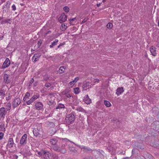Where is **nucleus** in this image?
<instances>
[{"instance_id": "nucleus-15", "label": "nucleus", "mask_w": 159, "mask_h": 159, "mask_svg": "<svg viewBox=\"0 0 159 159\" xmlns=\"http://www.w3.org/2000/svg\"><path fill=\"white\" fill-rule=\"evenodd\" d=\"M33 133L34 136L38 137H40L41 134L39 132V131L36 129H34L33 130Z\"/></svg>"}, {"instance_id": "nucleus-55", "label": "nucleus", "mask_w": 159, "mask_h": 159, "mask_svg": "<svg viewBox=\"0 0 159 159\" xmlns=\"http://www.w3.org/2000/svg\"><path fill=\"white\" fill-rule=\"evenodd\" d=\"M51 32V31H48L47 32V33H46V34H48L49 33Z\"/></svg>"}, {"instance_id": "nucleus-29", "label": "nucleus", "mask_w": 159, "mask_h": 159, "mask_svg": "<svg viewBox=\"0 0 159 159\" xmlns=\"http://www.w3.org/2000/svg\"><path fill=\"white\" fill-rule=\"evenodd\" d=\"M30 93L28 92H27L24 96L23 99H26L29 98V97L30 96Z\"/></svg>"}, {"instance_id": "nucleus-32", "label": "nucleus", "mask_w": 159, "mask_h": 159, "mask_svg": "<svg viewBox=\"0 0 159 159\" xmlns=\"http://www.w3.org/2000/svg\"><path fill=\"white\" fill-rule=\"evenodd\" d=\"M48 104L49 105H51L53 104L54 102V100H49L48 102Z\"/></svg>"}, {"instance_id": "nucleus-11", "label": "nucleus", "mask_w": 159, "mask_h": 159, "mask_svg": "<svg viewBox=\"0 0 159 159\" xmlns=\"http://www.w3.org/2000/svg\"><path fill=\"white\" fill-rule=\"evenodd\" d=\"M67 19V16L64 13L62 14L60 16L59 20L60 21L62 22H65Z\"/></svg>"}, {"instance_id": "nucleus-43", "label": "nucleus", "mask_w": 159, "mask_h": 159, "mask_svg": "<svg viewBox=\"0 0 159 159\" xmlns=\"http://www.w3.org/2000/svg\"><path fill=\"white\" fill-rule=\"evenodd\" d=\"M79 78L78 77H77L75 78L74 80H73L75 83H76L79 80Z\"/></svg>"}, {"instance_id": "nucleus-27", "label": "nucleus", "mask_w": 159, "mask_h": 159, "mask_svg": "<svg viewBox=\"0 0 159 159\" xmlns=\"http://www.w3.org/2000/svg\"><path fill=\"white\" fill-rule=\"evenodd\" d=\"M56 95V94L54 93L51 94H50V95L49 96V97L50 98H52L54 99L55 98H56V97H55V96Z\"/></svg>"}, {"instance_id": "nucleus-37", "label": "nucleus", "mask_w": 159, "mask_h": 159, "mask_svg": "<svg viewBox=\"0 0 159 159\" xmlns=\"http://www.w3.org/2000/svg\"><path fill=\"white\" fill-rule=\"evenodd\" d=\"M85 103L89 104L91 102V100H84Z\"/></svg>"}, {"instance_id": "nucleus-12", "label": "nucleus", "mask_w": 159, "mask_h": 159, "mask_svg": "<svg viewBox=\"0 0 159 159\" xmlns=\"http://www.w3.org/2000/svg\"><path fill=\"white\" fill-rule=\"evenodd\" d=\"M36 108L38 110H41L43 107V105L42 103L40 102H37L35 104Z\"/></svg>"}, {"instance_id": "nucleus-46", "label": "nucleus", "mask_w": 159, "mask_h": 159, "mask_svg": "<svg viewBox=\"0 0 159 159\" xmlns=\"http://www.w3.org/2000/svg\"><path fill=\"white\" fill-rule=\"evenodd\" d=\"M10 2H6V6L7 7H9L10 5Z\"/></svg>"}, {"instance_id": "nucleus-34", "label": "nucleus", "mask_w": 159, "mask_h": 159, "mask_svg": "<svg viewBox=\"0 0 159 159\" xmlns=\"http://www.w3.org/2000/svg\"><path fill=\"white\" fill-rule=\"evenodd\" d=\"M64 97H65L66 98H70V99H71V98H72L71 95L68 93L66 94Z\"/></svg>"}, {"instance_id": "nucleus-4", "label": "nucleus", "mask_w": 159, "mask_h": 159, "mask_svg": "<svg viewBox=\"0 0 159 159\" xmlns=\"http://www.w3.org/2000/svg\"><path fill=\"white\" fill-rule=\"evenodd\" d=\"M15 144L13 139L12 138H10L9 139L7 147L9 148H11L13 147L14 145Z\"/></svg>"}, {"instance_id": "nucleus-48", "label": "nucleus", "mask_w": 159, "mask_h": 159, "mask_svg": "<svg viewBox=\"0 0 159 159\" xmlns=\"http://www.w3.org/2000/svg\"><path fill=\"white\" fill-rule=\"evenodd\" d=\"M13 159H17L18 156L16 155H14L13 156Z\"/></svg>"}, {"instance_id": "nucleus-14", "label": "nucleus", "mask_w": 159, "mask_h": 159, "mask_svg": "<svg viewBox=\"0 0 159 159\" xmlns=\"http://www.w3.org/2000/svg\"><path fill=\"white\" fill-rule=\"evenodd\" d=\"M21 100H14L13 102V107H16L21 103Z\"/></svg>"}, {"instance_id": "nucleus-10", "label": "nucleus", "mask_w": 159, "mask_h": 159, "mask_svg": "<svg viewBox=\"0 0 159 159\" xmlns=\"http://www.w3.org/2000/svg\"><path fill=\"white\" fill-rule=\"evenodd\" d=\"M58 141V138H57L51 139L49 140L50 143L54 146H56V145Z\"/></svg>"}, {"instance_id": "nucleus-52", "label": "nucleus", "mask_w": 159, "mask_h": 159, "mask_svg": "<svg viewBox=\"0 0 159 159\" xmlns=\"http://www.w3.org/2000/svg\"><path fill=\"white\" fill-rule=\"evenodd\" d=\"M65 42H63V43H60V44H59V45H60V46H62L64 45L65 44Z\"/></svg>"}, {"instance_id": "nucleus-13", "label": "nucleus", "mask_w": 159, "mask_h": 159, "mask_svg": "<svg viewBox=\"0 0 159 159\" xmlns=\"http://www.w3.org/2000/svg\"><path fill=\"white\" fill-rule=\"evenodd\" d=\"M116 91V94L118 96L122 93L124 91V90L123 87H120L118 88Z\"/></svg>"}, {"instance_id": "nucleus-41", "label": "nucleus", "mask_w": 159, "mask_h": 159, "mask_svg": "<svg viewBox=\"0 0 159 159\" xmlns=\"http://www.w3.org/2000/svg\"><path fill=\"white\" fill-rule=\"evenodd\" d=\"M75 19V18H74L72 19H70L69 20V21H70V24H71L72 25H74V24L72 23V21H74Z\"/></svg>"}, {"instance_id": "nucleus-58", "label": "nucleus", "mask_w": 159, "mask_h": 159, "mask_svg": "<svg viewBox=\"0 0 159 159\" xmlns=\"http://www.w3.org/2000/svg\"><path fill=\"white\" fill-rule=\"evenodd\" d=\"M61 46H60V45H58V46H57V48H59Z\"/></svg>"}, {"instance_id": "nucleus-49", "label": "nucleus", "mask_w": 159, "mask_h": 159, "mask_svg": "<svg viewBox=\"0 0 159 159\" xmlns=\"http://www.w3.org/2000/svg\"><path fill=\"white\" fill-rule=\"evenodd\" d=\"M49 125L51 126H54V124L52 122H50L49 123Z\"/></svg>"}, {"instance_id": "nucleus-57", "label": "nucleus", "mask_w": 159, "mask_h": 159, "mask_svg": "<svg viewBox=\"0 0 159 159\" xmlns=\"http://www.w3.org/2000/svg\"><path fill=\"white\" fill-rule=\"evenodd\" d=\"M158 26L159 27V19L158 20Z\"/></svg>"}, {"instance_id": "nucleus-45", "label": "nucleus", "mask_w": 159, "mask_h": 159, "mask_svg": "<svg viewBox=\"0 0 159 159\" xmlns=\"http://www.w3.org/2000/svg\"><path fill=\"white\" fill-rule=\"evenodd\" d=\"M75 83L73 81H72L69 83V84L70 86H72L74 85L75 84Z\"/></svg>"}, {"instance_id": "nucleus-7", "label": "nucleus", "mask_w": 159, "mask_h": 159, "mask_svg": "<svg viewBox=\"0 0 159 159\" xmlns=\"http://www.w3.org/2000/svg\"><path fill=\"white\" fill-rule=\"evenodd\" d=\"M10 65V61L9 59L8 58H7L4 62L3 63L2 68H5L8 67Z\"/></svg>"}, {"instance_id": "nucleus-50", "label": "nucleus", "mask_w": 159, "mask_h": 159, "mask_svg": "<svg viewBox=\"0 0 159 159\" xmlns=\"http://www.w3.org/2000/svg\"><path fill=\"white\" fill-rule=\"evenodd\" d=\"M50 85H51L50 83H47L45 84V86L47 87H49Z\"/></svg>"}, {"instance_id": "nucleus-56", "label": "nucleus", "mask_w": 159, "mask_h": 159, "mask_svg": "<svg viewBox=\"0 0 159 159\" xmlns=\"http://www.w3.org/2000/svg\"><path fill=\"white\" fill-rule=\"evenodd\" d=\"M123 159H129V157H125Z\"/></svg>"}, {"instance_id": "nucleus-28", "label": "nucleus", "mask_w": 159, "mask_h": 159, "mask_svg": "<svg viewBox=\"0 0 159 159\" xmlns=\"http://www.w3.org/2000/svg\"><path fill=\"white\" fill-rule=\"evenodd\" d=\"M90 83L89 82H86L84 84L83 88H84L87 87H89L90 85Z\"/></svg>"}, {"instance_id": "nucleus-9", "label": "nucleus", "mask_w": 159, "mask_h": 159, "mask_svg": "<svg viewBox=\"0 0 159 159\" xmlns=\"http://www.w3.org/2000/svg\"><path fill=\"white\" fill-rule=\"evenodd\" d=\"M150 51L152 55L156 56L157 55L156 48L153 46H151L150 49Z\"/></svg>"}, {"instance_id": "nucleus-51", "label": "nucleus", "mask_w": 159, "mask_h": 159, "mask_svg": "<svg viewBox=\"0 0 159 159\" xmlns=\"http://www.w3.org/2000/svg\"><path fill=\"white\" fill-rule=\"evenodd\" d=\"M53 159H58V157L56 155L53 156Z\"/></svg>"}, {"instance_id": "nucleus-54", "label": "nucleus", "mask_w": 159, "mask_h": 159, "mask_svg": "<svg viewBox=\"0 0 159 159\" xmlns=\"http://www.w3.org/2000/svg\"><path fill=\"white\" fill-rule=\"evenodd\" d=\"M100 4H101L100 3H99V4H97V6L98 7H99L100 6Z\"/></svg>"}, {"instance_id": "nucleus-31", "label": "nucleus", "mask_w": 159, "mask_h": 159, "mask_svg": "<svg viewBox=\"0 0 159 159\" xmlns=\"http://www.w3.org/2000/svg\"><path fill=\"white\" fill-rule=\"evenodd\" d=\"M39 95L36 94V95L33 96L30 99H36L39 98Z\"/></svg>"}, {"instance_id": "nucleus-61", "label": "nucleus", "mask_w": 159, "mask_h": 159, "mask_svg": "<svg viewBox=\"0 0 159 159\" xmlns=\"http://www.w3.org/2000/svg\"><path fill=\"white\" fill-rule=\"evenodd\" d=\"M86 96L87 97H88V95H86Z\"/></svg>"}, {"instance_id": "nucleus-22", "label": "nucleus", "mask_w": 159, "mask_h": 159, "mask_svg": "<svg viewBox=\"0 0 159 159\" xmlns=\"http://www.w3.org/2000/svg\"><path fill=\"white\" fill-rule=\"evenodd\" d=\"M76 110L85 113H87V112H86V111L81 107H77L76 109Z\"/></svg>"}, {"instance_id": "nucleus-16", "label": "nucleus", "mask_w": 159, "mask_h": 159, "mask_svg": "<svg viewBox=\"0 0 159 159\" xmlns=\"http://www.w3.org/2000/svg\"><path fill=\"white\" fill-rule=\"evenodd\" d=\"M41 55L40 54H35L32 57V60L34 62L37 61L38 58L40 57Z\"/></svg>"}, {"instance_id": "nucleus-60", "label": "nucleus", "mask_w": 159, "mask_h": 159, "mask_svg": "<svg viewBox=\"0 0 159 159\" xmlns=\"http://www.w3.org/2000/svg\"><path fill=\"white\" fill-rule=\"evenodd\" d=\"M2 18L0 17V20H1L2 19Z\"/></svg>"}, {"instance_id": "nucleus-33", "label": "nucleus", "mask_w": 159, "mask_h": 159, "mask_svg": "<svg viewBox=\"0 0 159 159\" xmlns=\"http://www.w3.org/2000/svg\"><path fill=\"white\" fill-rule=\"evenodd\" d=\"M63 10L66 12H68L70 10L69 8L67 6L63 8Z\"/></svg>"}, {"instance_id": "nucleus-38", "label": "nucleus", "mask_w": 159, "mask_h": 159, "mask_svg": "<svg viewBox=\"0 0 159 159\" xmlns=\"http://www.w3.org/2000/svg\"><path fill=\"white\" fill-rule=\"evenodd\" d=\"M10 21V19L5 20H3L2 21L1 23L3 24V23H7L8 22Z\"/></svg>"}, {"instance_id": "nucleus-2", "label": "nucleus", "mask_w": 159, "mask_h": 159, "mask_svg": "<svg viewBox=\"0 0 159 159\" xmlns=\"http://www.w3.org/2000/svg\"><path fill=\"white\" fill-rule=\"evenodd\" d=\"M27 134H25L21 137L20 141V144L21 146H24L27 143Z\"/></svg>"}, {"instance_id": "nucleus-62", "label": "nucleus", "mask_w": 159, "mask_h": 159, "mask_svg": "<svg viewBox=\"0 0 159 159\" xmlns=\"http://www.w3.org/2000/svg\"><path fill=\"white\" fill-rule=\"evenodd\" d=\"M5 8V6L3 7V8Z\"/></svg>"}, {"instance_id": "nucleus-36", "label": "nucleus", "mask_w": 159, "mask_h": 159, "mask_svg": "<svg viewBox=\"0 0 159 159\" xmlns=\"http://www.w3.org/2000/svg\"><path fill=\"white\" fill-rule=\"evenodd\" d=\"M34 100H29L28 101H26V102L27 103V104L28 105H30L32 103Z\"/></svg>"}, {"instance_id": "nucleus-1", "label": "nucleus", "mask_w": 159, "mask_h": 159, "mask_svg": "<svg viewBox=\"0 0 159 159\" xmlns=\"http://www.w3.org/2000/svg\"><path fill=\"white\" fill-rule=\"evenodd\" d=\"M75 120V115L72 114L68 115L65 118L66 122L68 125L72 124Z\"/></svg>"}, {"instance_id": "nucleus-30", "label": "nucleus", "mask_w": 159, "mask_h": 159, "mask_svg": "<svg viewBox=\"0 0 159 159\" xmlns=\"http://www.w3.org/2000/svg\"><path fill=\"white\" fill-rule=\"evenodd\" d=\"M107 28L111 29L112 27V24L111 23H108L107 25Z\"/></svg>"}, {"instance_id": "nucleus-35", "label": "nucleus", "mask_w": 159, "mask_h": 159, "mask_svg": "<svg viewBox=\"0 0 159 159\" xmlns=\"http://www.w3.org/2000/svg\"><path fill=\"white\" fill-rule=\"evenodd\" d=\"M37 154L39 156H42L43 157V151L41 152H38Z\"/></svg>"}, {"instance_id": "nucleus-53", "label": "nucleus", "mask_w": 159, "mask_h": 159, "mask_svg": "<svg viewBox=\"0 0 159 159\" xmlns=\"http://www.w3.org/2000/svg\"><path fill=\"white\" fill-rule=\"evenodd\" d=\"M87 21V20H85V19H84L82 21V23H85Z\"/></svg>"}, {"instance_id": "nucleus-26", "label": "nucleus", "mask_w": 159, "mask_h": 159, "mask_svg": "<svg viewBox=\"0 0 159 159\" xmlns=\"http://www.w3.org/2000/svg\"><path fill=\"white\" fill-rule=\"evenodd\" d=\"M80 92L79 88L78 87L74 89V92L76 94H78Z\"/></svg>"}, {"instance_id": "nucleus-59", "label": "nucleus", "mask_w": 159, "mask_h": 159, "mask_svg": "<svg viewBox=\"0 0 159 159\" xmlns=\"http://www.w3.org/2000/svg\"><path fill=\"white\" fill-rule=\"evenodd\" d=\"M105 1H106V0H102V2H105Z\"/></svg>"}, {"instance_id": "nucleus-6", "label": "nucleus", "mask_w": 159, "mask_h": 159, "mask_svg": "<svg viewBox=\"0 0 159 159\" xmlns=\"http://www.w3.org/2000/svg\"><path fill=\"white\" fill-rule=\"evenodd\" d=\"M7 88V87L6 85H3V87L0 89V96L2 98V97L5 96L6 94V91L4 90V88Z\"/></svg>"}, {"instance_id": "nucleus-18", "label": "nucleus", "mask_w": 159, "mask_h": 159, "mask_svg": "<svg viewBox=\"0 0 159 159\" xmlns=\"http://www.w3.org/2000/svg\"><path fill=\"white\" fill-rule=\"evenodd\" d=\"M8 75L7 74H5L4 75V78L5 82L7 84H8L10 83V81L8 79Z\"/></svg>"}, {"instance_id": "nucleus-63", "label": "nucleus", "mask_w": 159, "mask_h": 159, "mask_svg": "<svg viewBox=\"0 0 159 159\" xmlns=\"http://www.w3.org/2000/svg\"><path fill=\"white\" fill-rule=\"evenodd\" d=\"M21 6H22V4H20Z\"/></svg>"}, {"instance_id": "nucleus-25", "label": "nucleus", "mask_w": 159, "mask_h": 159, "mask_svg": "<svg viewBox=\"0 0 159 159\" xmlns=\"http://www.w3.org/2000/svg\"><path fill=\"white\" fill-rule=\"evenodd\" d=\"M65 107L64 105L59 103L57 106L56 107V109L64 108Z\"/></svg>"}, {"instance_id": "nucleus-17", "label": "nucleus", "mask_w": 159, "mask_h": 159, "mask_svg": "<svg viewBox=\"0 0 159 159\" xmlns=\"http://www.w3.org/2000/svg\"><path fill=\"white\" fill-rule=\"evenodd\" d=\"M81 148L82 149H83L84 150L85 152L87 151L90 152L92 151V150L89 147L85 146H82L81 147Z\"/></svg>"}, {"instance_id": "nucleus-24", "label": "nucleus", "mask_w": 159, "mask_h": 159, "mask_svg": "<svg viewBox=\"0 0 159 159\" xmlns=\"http://www.w3.org/2000/svg\"><path fill=\"white\" fill-rule=\"evenodd\" d=\"M104 103L107 107H110L111 106V104L110 102L107 100H104Z\"/></svg>"}, {"instance_id": "nucleus-5", "label": "nucleus", "mask_w": 159, "mask_h": 159, "mask_svg": "<svg viewBox=\"0 0 159 159\" xmlns=\"http://www.w3.org/2000/svg\"><path fill=\"white\" fill-rule=\"evenodd\" d=\"M5 109L4 107H2L0 109V119H3L6 114Z\"/></svg>"}, {"instance_id": "nucleus-39", "label": "nucleus", "mask_w": 159, "mask_h": 159, "mask_svg": "<svg viewBox=\"0 0 159 159\" xmlns=\"http://www.w3.org/2000/svg\"><path fill=\"white\" fill-rule=\"evenodd\" d=\"M7 110H10V108H11V104L10 102H8L7 104Z\"/></svg>"}, {"instance_id": "nucleus-44", "label": "nucleus", "mask_w": 159, "mask_h": 159, "mask_svg": "<svg viewBox=\"0 0 159 159\" xmlns=\"http://www.w3.org/2000/svg\"><path fill=\"white\" fill-rule=\"evenodd\" d=\"M12 10L13 11H15L16 9V6L14 4L12 6Z\"/></svg>"}, {"instance_id": "nucleus-21", "label": "nucleus", "mask_w": 159, "mask_h": 159, "mask_svg": "<svg viewBox=\"0 0 159 159\" xmlns=\"http://www.w3.org/2000/svg\"><path fill=\"white\" fill-rule=\"evenodd\" d=\"M65 70V68H64V66H61L60 67L59 69L58 72L59 74H61L64 72Z\"/></svg>"}, {"instance_id": "nucleus-40", "label": "nucleus", "mask_w": 159, "mask_h": 159, "mask_svg": "<svg viewBox=\"0 0 159 159\" xmlns=\"http://www.w3.org/2000/svg\"><path fill=\"white\" fill-rule=\"evenodd\" d=\"M4 133L2 132H0V140L2 139L4 137Z\"/></svg>"}, {"instance_id": "nucleus-23", "label": "nucleus", "mask_w": 159, "mask_h": 159, "mask_svg": "<svg viewBox=\"0 0 159 159\" xmlns=\"http://www.w3.org/2000/svg\"><path fill=\"white\" fill-rule=\"evenodd\" d=\"M67 28V26L66 25H65V24L62 23L61 24V29L62 30H66Z\"/></svg>"}, {"instance_id": "nucleus-8", "label": "nucleus", "mask_w": 159, "mask_h": 159, "mask_svg": "<svg viewBox=\"0 0 159 159\" xmlns=\"http://www.w3.org/2000/svg\"><path fill=\"white\" fill-rule=\"evenodd\" d=\"M51 155L49 152L43 151V157L45 159H50Z\"/></svg>"}, {"instance_id": "nucleus-19", "label": "nucleus", "mask_w": 159, "mask_h": 159, "mask_svg": "<svg viewBox=\"0 0 159 159\" xmlns=\"http://www.w3.org/2000/svg\"><path fill=\"white\" fill-rule=\"evenodd\" d=\"M5 125L3 123H0V131H5Z\"/></svg>"}, {"instance_id": "nucleus-47", "label": "nucleus", "mask_w": 159, "mask_h": 159, "mask_svg": "<svg viewBox=\"0 0 159 159\" xmlns=\"http://www.w3.org/2000/svg\"><path fill=\"white\" fill-rule=\"evenodd\" d=\"M93 81L94 83H96V82L98 83L99 82V80H98V79H94L93 80Z\"/></svg>"}, {"instance_id": "nucleus-42", "label": "nucleus", "mask_w": 159, "mask_h": 159, "mask_svg": "<svg viewBox=\"0 0 159 159\" xmlns=\"http://www.w3.org/2000/svg\"><path fill=\"white\" fill-rule=\"evenodd\" d=\"M34 80L33 79H32L30 81L29 85L30 86V85L33 83V82H34Z\"/></svg>"}, {"instance_id": "nucleus-3", "label": "nucleus", "mask_w": 159, "mask_h": 159, "mask_svg": "<svg viewBox=\"0 0 159 159\" xmlns=\"http://www.w3.org/2000/svg\"><path fill=\"white\" fill-rule=\"evenodd\" d=\"M65 144H62L61 147H60L59 146L57 145L52 147V149L55 151H58L59 152H61L65 146Z\"/></svg>"}, {"instance_id": "nucleus-20", "label": "nucleus", "mask_w": 159, "mask_h": 159, "mask_svg": "<svg viewBox=\"0 0 159 159\" xmlns=\"http://www.w3.org/2000/svg\"><path fill=\"white\" fill-rule=\"evenodd\" d=\"M58 42V40L57 39H56L53 42L51 43V44L49 46L50 47V48H52L54 46L56 45Z\"/></svg>"}]
</instances>
